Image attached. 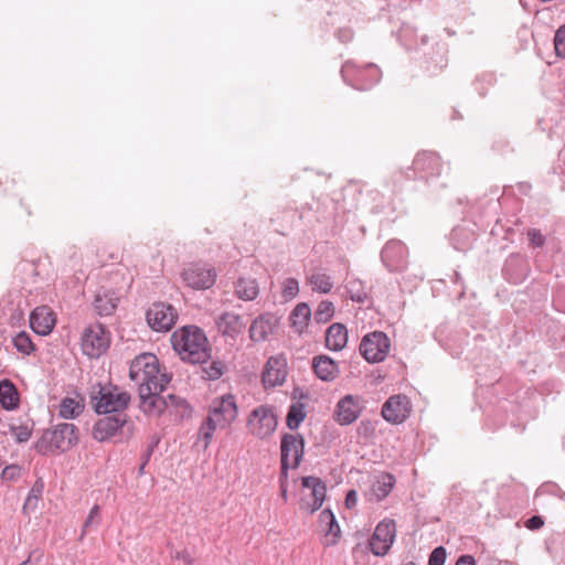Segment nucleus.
Returning a JSON list of instances; mask_svg holds the SVG:
<instances>
[{"label": "nucleus", "instance_id": "nucleus-11", "mask_svg": "<svg viewBox=\"0 0 565 565\" xmlns=\"http://www.w3.org/2000/svg\"><path fill=\"white\" fill-rule=\"evenodd\" d=\"M390 348L391 341L386 333L373 331L362 338L359 351L369 363H379L385 360Z\"/></svg>", "mask_w": 565, "mask_h": 565}, {"label": "nucleus", "instance_id": "nucleus-25", "mask_svg": "<svg viewBox=\"0 0 565 565\" xmlns=\"http://www.w3.org/2000/svg\"><path fill=\"white\" fill-rule=\"evenodd\" d=\"M318 527L326 536V545L329 546L337 543L341 531L337 519L330 509H324L320 512Z\"/></svg>", "mask_w": 565, "mask_h": 565}, {"label": "nucleus", "instance_id": "nucleus-24", "mask_svg": "<svg viewBox=\"0 0 565 565\" xmlns=\"http://www.w3.org/2000/svg\"><path fill=\"white\" fill-rule=\"evenodd\" d=\"M278 323V319L269 312L255 318L249 327V338L254 342L265 341Z\"/></svg>", "mask_w": 565, "mask_h": 565}, {"label": "nucleus", "instance_id": "nucleus-57", "mask_svg": "<svg viewBox=\"0 0 565 565\" xmlns=\"http://www.w3.org/2000/svg\"><path fill=\"white\" fill-rule=\"evenodd\" d=\"M335 35L342 43H347L353 39V31L350 28H343L338 30Z\"/></svg>", "mask_w": 565, "mask_h": 565}, {"label": "nucleus", "instance_id": "nucleus-3", "mask_svg": "<svg viewBox=\"0 0 565 565\" xmlns=\"http://www.w3.org/2000/svg\"><path fill=\"white\" fill-rule=\"evenodd\" d=\"M78 443V428L74 424L61 423L46 429L34 443V449L42 456L55 451L65 452Z\"/></svg>", "mask_w": 565, "mask_h": 565}, {"label": "nucleus", "instance_id": "nucleus-38", "mask_svg": "<svg viewBox=\"0 0 565 565\" xmlns=\"http://www.w3.org/2000/svg\"><path fill=\"white\" fill-rule=\"evenodd\" d=\"M218 426L213 423L212 419H209L207 417L203 420V423L200 426L199 429V440L203 441V449L205 450L214 435V431L216 430Z\"/></svg>", "mask_w": 565, "mask_h": 565}, {"label": "nucleus", "instance_id": "nucleus-40", "mask_svg": "<svg viewBox=\"0 0 565 565\" xmlns=\"http://www.w3.org/2000/svg\"><path fill=\"white\" fill-rule=\"evenodd\" d=\"M334 315V306L329 300H322L315 311V320L318 323H327Z\"/></svg>", "mask_w": 565, "mask_h": 565}, {"label": "nucleus", "instance_id": "nucleus-12", "mask_svg": "<svg viewBox=\"0 0 565 565\" xmlns=\"http://www.w3.org/2000/svg\"><path fill=\"white\" fill-rule=\"evenodd\" d=\"M109 333L100 323L88 326L82 335V350L87 356L99 358L109 347Z\"/></svg>", "mask_w": 565, "mask_h": 565}, {"label": "nucleus", "instance_id": "nucleus-53", "mask_svg": "<svg viewBox=\"0 0 565 565\" xmlns=\"http://www.w3.org/2000/svg\"><path fill=\"white\" fill-rule=\"evenodd\" d=\"M43 557V552L40 550H33L30 552L28 558L19 565H38Z\"/></svg>", "mask_w": 565, "mask_h": 565}, {"label": "nucleus", "instance_id": "nucleus-29", "mask_svg": "<svg viewBox=\"0 0 565 565\" xmlns=\"http://www.w3.org/2000/svg\"><path fill=\"white\" fill-rule=\"evenodd\" d=\"M394 484H395V478L392 473H388V472L381 473L371 486L370 500H375L376 502L382 501L391 493Z\"/></svg>", "mask_w": 565, "mask_h": 565}, {"label": "nucleus", "instance_id": "nucleus-32", "mask_svg": "<svg viewBox=\"0 0 565 565\" xmlns=\"http://www.w3.org/2000/svg\"><path fill=\"white\" fill-rule=\"evenodd\" d=\"M526 267V263L524 258L520 255H510L505 260L504 267L502 269L504 277L512 281L513 284H518L521 281L523 276V269Z\"/></svg>", "mask_w": 565, "mask_h": 565}, {"label": "nucleus", "instance_id": "nucleus-44", "mask_svg": "<svg viewBox=\"0 0 565 565\" xmlns=\"http://www.w3.org/2000/svg\"><path fill=\"white\" fill-rule=\"evenodd\" d=\"M9 430L14 436L17 443H25L31 438L32 429L26 425H10Z\"/></svg>", "mask_w": 565, "mask_h": 565}, {"label": "nucleus", "instance_id": "nucleus-45", "mask_svg": "<svg viewBox=\"0 0 565 565\" xmlns=\"http://www.w3.org/2000/svg\"><path fill=\"white\" fill-rule=\"evenodd\" d=\"M554 49L558 57H565V24L561 25L555 32Z\"/></svg>", "mask_w": 565, "mask_h": 565}, {"label": "nucleus", "instance_id": "nucleus-17", "mask_svg": "<svg viewBox=\"0 0 565 565\" xmlns=\"http://www.w3.org/2000/svg\"><path fill=\"white\" fill-rule=\"evenodd\" d=\"M396 535V526L393 520L381 521L370 539V548L376 556H384L390 551Z\"/></svg>", "mask_w": 565, "mask_h": 565}, {"label": "nucleus", "instance_id": "nucleus-47", "mask_svg": "<svg viewBox=\"0 0 565 565\" xmlns=\"http://www.w3.org/2000/svg\"><path fill=\"white\" fill-rule=\"evenodd\" d=\"M447 552L444 546L433 550L428 558V565H445Z\"/></svg>", "mask_w": 565, "mask_h": 565}, {"label": "nucleus", "instance_id": "nucleus-8", "mask_svg": "<svg viewBox=\"0 0 565 565\" xmlns=\"http://www.w3.org/2000/svg\"><path fill=\"white\" fill-rule=\"evenodd\" d=\"M278 424L275 408L271 405H259L248 415L246 426L248 431L260 439L269 437Z\"/></svg>", "mask_w": 565, "mask_h": 565}, {"label": "nucleus", "instance_id": "nucleus-10", "mask_svg": "<svg viewBox=\"0 0 565 565\" xmlns=\"http://www.w3.org/2000/svg\"><path fill=\"white\" fill-rule=\"evenodd\" d=\"M305 451V439L300 434H285L280 441V477L287 478L289 465V458H292V468H297L303 457Z\"/></svg>", "mask_w": 565, "mask_h": 565}, {"label": "nucleus", "instance_id": "nucleus-37", "mask_svg": "<svg viewBox=\"0 0 565 565\" xmlns=\"http://www.w3.org/2000/svg\"><path fill=\"white\" fill-rule=\"evenodd\" d=\"M306 418L305 404L301 402L292 403L286 416V425L289 429H297Z\"/></svg>", "mask_w": 565, "mask_h": 565}, {"label": "nucleus", "instance_id": "nucleus-4", "mask_svg": "<svg viewBox=\"0 0 565 565\" xmlns=\"http://www.w3.org/2000/svg\"><path fill=\"white\" fill-rule=\"evenodd\" d=\"M89 397L97 414L127 413L131 401V395L119 386L100 383L93 385Z\"/></svg>", "mask_w": 565, "mask_h": 565}, {"label": "nucleus", "instance_id": "nucleus-62", "mask_svg": "<svg viewBox=\"0 0 565 565\" xmlns=\"http://www.w3.org/2000/svg\"><path fill=\"white\" fill-rule=\"evenodd\" d=\"M419 42L422 45H426L428 43V36L427 35H420Z\"/></svg>", "mask_w": 565, "mask_h": 565}, {"label": "nucleus", "instance_id": "nucleus-51", "mask_svg": "<svg viewBox=\"0 0 565 565\" xmlns=\"http://www.w3.org/2000/svg\"><path fill=\"white\" fill-rule=\"evenodd\" d=\"M19 475L20 468L15 465L7 466L1 472V477L3 480H13L18 478Z\"/></svg>", "mask_w": 565, "mask_h": 565}, {"label": "nucleus", "instance_id": "nucleus-23", "mask_svg": "<svg viewBox=\"0 0 565 565\" xmlns=\"http://www.w3.org/2000/svg\"><path fill=\"white\" fill-rule=\"evenodd\" d=\"M55 322V315L47 306L36 307L30 315V327L39 335L50 334Z\"/></svg>", "mask_w": 565, "mask_h": 565}, {"label": "nucleus", "instance_id": "nucleus-39", "mask_svg": "<svg viewBox=\"0 0 565 565\" xmlns=\"http://www.w3.org/2000/svg\"><path fill=\"white\" fill-rule=\"evenodd\" d=\"M13 345L17 349V351L26 355L31 354L35 350L30 335L24 331L19 332L13 338Z\"/></svg>", "mask_w": 565, "mask_h": 565}, {"label": "nucleus", "instance_id": "nucleus-20", "mask_svg": "<svg viewBox=\"0 0 565 565\" xmlns=\"http://www.w3.org/2000/svg\"><path fill=\"white\" fill-rule=\"evenodd\" d=\"M301 486L302 488L310 490L312 501L309 502L306 499H302L300 508L312 514L321 508L326 498L327 487L320 478L313 476L303 477L301 479Z\"/></svg>", "mask_w": 565, "mask_h": 565}, {"label": "nucleus", "instance_id": "nucleus-54", "mask_svg": "<svg viewBox=\"0 0 565 565\" xmlns=\"http://www.w3.org/2000/svg\"><path fill=\"white\" fill-rule=\"evenodd\" d=\"M172 556L177 559L183 561L185 565H196L195 559L186 550L177 551Z\"/></svg>", "mask_w": 565, "mask_h": 565}, {"label": "nucleus", "instance_id": "nucleus-64", "mask_svg": "<svg viewBox=\"0 0 565 565\" xmlns=\"http://www.w3.org/2000/svg\"><path fill=\"white\" fill-rule=\"evenodd\" d=\"M404 565H416V564L414 562H408V563H406Z\"/></svg>", "mask_w": 565, "mask_h": 565}, {"label": "nucleus", "instance_id": "nucleus-31", "mask_svg": "<svg viewBox=\"0 0 565 565\" xmlns=\"http://www.w3.org/2000/svg\"><path fill=\"white\" fill-rule=\"evenodd\" d=\"M0 404L6 411H13L20 404L19 392L8 379L0 381Z\"/></svg>", "mask_w": 565, "mask_h": 565}, {"label": "nucleus", "instance_id": "nucleus-33", "mask_svg": "<svg viewBox=\"0 0 565 565\" xmlns=\"http://www.w3.org/2000/svg\"><path fill=\"white\" fill-rule=\"evenodd\" d=\"M259 294V286L255 278H239L235 282V295L244 301L254 300Z\"/></svg>", "mask_w": 565, "mask_h": 565}, {"label": "nucleus", "instance_id": "nucleus-50", "mask_svg": "<svg viewBox=\"0 0 565 565\" xmlns=\"http://www.w3.org/2000/svg\"><path fill=\"white\" fill-rule=\"evenodd\" d=\"M401 36L405 41V45L408 49H417L418 47L417 39L415 36L413 39V31L409 28H403Z\"/></svg>", "mask_w": 565, "mask_h": 565}, {"label": "nucleus", "instance_id": "nucleus-30", "mask_svg": "<svg viewBox=\"0 0 565 565\" xmlns=\"http://www.w3.org/2000/svg\"><path fill=\"white\" fill-rule=\"evenodd\" d=\"M348 342V330L342 323L331 324L326 332V347L333 351L342 350Z\"/></svg>", "mask_w": 565, "mask_h": 565}, {"label": "nucleus", "instance_id": "nucleus-28", "mask_svg": "<svg viewBox=\"0 0 565 565\" xmlns=\"http://www.w3.org/2000/svg\"><path fill=\"white\" fill-rule=\"evenodd\" d=\"M119 297L115 291L99 290L94 299V308L99 316H110L118 306Z\"/></svg>", "mask_w": 565, "mask_h": 565}, {"label": "nucleus", "instance_id": "nucleus-43", "mask_svg": "<svg viewBox=\"0 0 565 565\" xmlns=\"http://www.w3.org/2000/svg\"><path fill=\"white\" fill-rule=\"evenodd\" d=\"M348 291L350 294V298L355 302L363 303L367 299V294L362 288V284L359 280L350 281L348 285Z\"/></svg>", "mask_w": 565, "mask_h": 565}, {"label": "nucleus", "instance_id": "nucleus-7", "mask_svg": "<svg viewBox=\"0 0 565 565\" xmlns=\"http://www.w3.org/2000/svg\"><path fill=\"white\" fill-rule=\"evenodd\" d=\"M340 73L344 83L359 90L371 89L382 76L381 70L375 64L359 65L354 61H347Z\"/></svg>", "mask_w": 565, "mask_h": 565}, {"label": "nucleus", "instance_id": "nucleus-2", "mask_svg": "<svg viewBox=\"0 0 565 565\" xmlns=\"http://www.w3.org/2000/svg\"><path fill=\"white\" fill-rule=\"evenodd\" d=\"M441 168V159L436 152L420 151L415 156L413 164L407 171L398 170L391 175L392 190H399V183L404 178L406 180L420 179L425 181L436 178L440 174Z\"/></svg>", "mask_w": 565, "mask_h": 565}, {"label": "nucleus", "instance_id": "nucleus-13", "mask_svg": "<svg viewBox=\"0 0 565 565\" xmlns=\"http://www.w3.org/2000/svg\"><path fill=\"white\" fill-rule=\"evenodd\" d=\"M237 417V405L232 394L212 401L209 408V419H212L220 428H226Z\"/></svg>", "mask_w": 565, "mask_h": 565}, {"label": "nucleus", "instance_id": "nucleus-42", "mask_svg": "<svg viewBox=\"0 0 565 565\" xmlns=\"http://www.w3.org/2000/svg\"><path fill=\"white\" fill-rule=\"evenodd\" d=\"M99 522H100V508H99V505L95 504L90 509V511L83 524L81 536L83 537L84 535H86L90 531V529L94 526H97L99 524Z\"/></svg>", "mask_w": 565, "mask_h": 565}, {"label": "nucleus", "instance_id": "nucleus-35", "mask_svg": "<svg viewBox=\"0 0 565 565\" xmlns=\"http://www.w3.org/2000/svg\"><path fill=\"white\" fill-rule=\"evenodd\" d=\"M310 317V307L305 302L298 303L290 316L292 327L296 328L297 331L301 332L308 326Z\"/></svg>", "mask_w": 565, "mask_h": 565}, {"label": "nucleus", "instance_id": "nucleus-60", "mask_svg": "<svg viewBox=\"0 0 565 565\" xmlns=\"http://www.w3.org/2000/svg\"><path fill=\"white\" fill-rule=\"evenodd\" d=\"M456 565H476V561L472 555H461L457 562Z\"/></svg>", "mask_w": 565, "mask_h": 565}, {"label": "nucleus", "instance_id": "nucleus-48", "mask_svg": "<svg viewBox=\"0 0 565 565\" xmlns=\"http://www.w3.org/2000/svg\"><path fill=\"white\" fill-rule=\"evenodd\" d=\"M530 244L533 247H543L545 245L546 238L537 228H530L526 233Z\"/></svg>", "mask_w": 565, "mask_h": 565}, {"label": "nucleus", "instance_id": "nucleus-41", "mask_svg": "<svg viewBox=\"0 0 565 565\" xmlns=\"http://www.w3.org/2000/svg\"><path fill=\"white\" fill-rule=\"evenodd\" d=\"M225 370V365L220 360L212 361L207 366L203 367V377L210 381L220 379Z\"/></svg>", "mask_w": 565, "mask_h": 565}, {"label": "nucleus", "instance_id": "nucleus-52", "mask_svg": "<svg viewBox=\"0 0 565 565\" xmlns=\"http://www.w3.org/2000/svg\"><path fill=\"white\" fill-rule=\"evenodd\" d=\"M164 398L169 402V407H174V408H188L189 407L185 399H183L174 394H169Z\"/></svg>", "mask_w": 565, "mask_h": 565}, {"label": "nucleus", "instance_id": "nucleus-21", "mask_svg": "<svg viewBox=\"0 0 565 565\" xmlns=\"http://www.w3.org/2000/svg\"><path fill=\"white\" fill-rule=\"evenodd\" d=\"M362 412L358 398L353 395H345L335 406L333 419L341 426L354 423Z\"/></svg>", "mask_w": 565, "mask_h": 565}, {"label": "nucleus", "instance_id": "nucleus-55", "mask_svg": "<svg viewBox=\"0 0 565 565\" xmlns=\"http://www.w3.org/2000/svg\"><path fill=\"white\" fill-rule=\"evenodd\" d=\"M544 525V520L540 515H533L526 520L525 526L529 530H540Z\"/></svg>", "mask_w": 565, "mask_h": 565}, {"label": "nucleus", "instance_id": "nucleus-18", "mask_svg": "<svg viewBox=\"0 0 565 565\" xmlns=\"http://www.w3.org/2000/svg\"><path fill=\"white\" fill-rule=\"evenodd\" d=\"M381 259L390 271H401L407 264V248L401 241L391 239L382 248Z\"/></svg>", "mask_w": 565, "mask_h": 565}, {"label": "nucleus", "instance_id": "nucleus-27", "mask_svg": "<svg viewBox=\"0 0 565 565\" xmlns=\"http://www.w3.org/2000/svg\"><path fill=\"white\" fill-rule=\"evenodd\" d=\"M312 369L316 375L326 382L333 381L339 374L337 362L328 355L315 356L312 360Z\"/></svg>", "mask_w": 565, "mask_h": 565}, {"label": "nucleus", "instance_id": "nucleus-56", "mask_svg": "<svg viewBox=\"0 0 565 565\" xmlns=\"http://www.w3.org/2000/svg\"><path fill=\"white\" fill-rule=\"evenodd\" d=\"M44 490V482L39 478L32 486L28 495L40 499Z\"/></svg>", "mask_w": 565, "mask_h": 565}, {"label": "nucleus", "instance_id": "nucleus-36", "mask_svg": "<svg viewBox=\"0 0 565 565\" xmlns=\"http://www.w3.org/2000/svg\"><path fill=\"white\" fill-rule=\"evenodd\" d=\"M308 282L313 291L329 294L333 288L332 278L323 271H315L308 277Z\"/></svg>", "mask_w": 565, "mask_h": 565}, {"label": "nucleus", "instance_id": "nucleus-16", "mask_svg": "<svg viewBox=\"0 0 565 565\" xmlns=\"http://www.w3.org/2000/svg\"><path fill=\"white\" fill-rule=\"evenodd\" d=\"M153 385H140L138 387L139 408L147 416H160L169 408V402L160 395L164 390H154Z\"/></svg>", "mask_w": 565, "mask_h": 565}, {"label": "nucleus", "instance_id": "nucleus-63", "mask_svg": "<svg viewBox=\"0 0 565 565\" xmlns=\"http://www.w3.org/2000/svg\"><path fill=\"white\" fill-rule=\"evenodd\" d=\"M446 32H447V34H448V35H450V36L455 34V31L449 30V29H446Z\"/></svg>", "mask_w": 565, "mask_h": 565}, {"label": "nucleus", "instance_id": "nucleus-46", "mask_svg": "<svg viewBox=\"0 0 565 565\" xmlns=\"http://www.w3.org/2000/svg\"><path fill=\"white\" fill-rule=\"evenodd\" d=\"M299 292V284L296 278H287L282 285V296L292 299Z\"/></svg>", "mask_w": 565, "mask_h": 565}, {"label": "nucleus", "instance_id": "nucleus-22", "mask_svg": "<svg viewBox=\"0 0 565 565\" xmlns=\"http://www.w3.org/2000/svg\"><path fill=\"white\" fill-rule=\"evenodd\" d=\"M287 376V362L282 356H270L263 371V384L267 387L281 385Z\"/></svg>", "mask_w": 565, "mask_h": 565}, {"label": "nucleus", "instance_id": "nucleus-19", "mask_svg": "<svg viewBox=\"0 0 565 565\" xmlns=\"http://www.w3.org/2000/svg\"><path fill=\"white\" fill-rule=\"evenodd\" d=\"M411 413L409 399L398 394L391 396L382 406L383 418L391 424H402Z\"/></svg>", "mask_w": 565, "mask_h": 565}, {"label": "nucleus", "instance_id": "nucleus-1", "mask_svg": "<svg viewBox=\"0 0 565 565\" xmlns=\"http://www.w3.org/2000/svg\"><path fill=\"white\" fill-rule=\"evenodd\" d=\"M171 344L181 360L198 364L211 358V347L204 331L196 326H185L171 335Z\"/></svg>", "mask_w": 565, "mask_h": 565}, {"label": "nucleus", "instance_id": "nucleus-49", "mask_svg": "<svg viewBox=\"0 0 565 565\" xmlns=\"http://www.w3.org/2000/svg\"><path fill=\"white\" fill-rule=\"evenodd\" d=\"M156 447H157V443L149 445L147 447V449L145 450V452L141 455V463L138 469L139 476L145 473V467L148 465Z\"/></svg>", "mask_w": 565, "mask_h": 565}, {"label": "nucleus", "instance_id": "nucleus-58", "mask_svg": "<svg viewBox=\"0 0 565 565\" xmlns=\"http://www.w3.org/2000/svg\"><path fill=\"white\" fill-rule=\"evenodd\" d=\"M39 500L38 498L28 495L23 504V512L34 511L38 508Z\"/></svg>", "mask_w": 565, "mask_h": 565}, {"label": "nucleus", "instance_id": "nucleus-26", "mask_svg": "<svg viewBox=\"0 0 565 565\" xmlns=\"http://www.w3.org/2000/svg\"><path fill=\"white\" fill-rule=\"evenodd\" d=\"M218 331L232 339H236L245 328L242 317L234 312H223L216 319Z\"/></svg>", "mask_w": 565, "mask_h": 565}, {"label": "nucleus", "instance_id": "nucleus-5", "mask_svg": "<svg viewBox=\"0 0 565 565\" xmlns=\"http://www.w3.org/2000/svg\"><path fill=\"white\" fill-rule=\"evenodd\" d=\"M129 377L138 386L148 384L153 385L154 390H166L171 381L167 373H160L158 358L152 353H142L137 355L130 363Z\"/></svg>", "mask_w": 565, "mask_h": 565}, {"label": "nucleus", "instance_id": "nucleus-34", "mask_svg": "<svg viewBox=\"0 0 565 565\" xmlns=\"http://www.w3.org/2000/svg\"><path fill=\"white\" fill-rule=\"evenodd\" d=\"M84 411V404L72 397H64L58 407V415L65 419H74Z\"/></svg>", "mask_w": 565, "mask_h": 565}, {"label": "nucleus", "instance_id": "nucleus-15", "mask_svg": "<svg viewBox=\"0 0 565 565\" xmlns=\"http://www.w3.org/2000/svg\"><path fill=\"white\" fill-rule=\"evenodd\" d=\"M149 327L159 332L169 331L178 319L177 310L166 302H154L146 313Z\"/></svg>", "mask_w": 565, "mask_h": 565}, {"label": "nucleus", "instance_id": "nucleus-9", "mask_svg": "<svg viewBox=\"0 0 565 565\" xmlns=\"http://www.w3.org/2000/svg\"><path fill=\"white\" fill-rule=\"evenodd\" d=\"M182 280L194 290L210 289L216 281V269L206 263H190L182 271Z\"/></svg>", "mask_w": 565, "mask_h": 565}, {"label": "nucleus", "instance_id": "nucleus-14", "mask_svg": "<svg viewBox=\"0 0 565 565\" xmlns=\"http://www.w3.org/2000/svg\"><path fill=\"white\" fill-rule=\"evenodd\" d=\"M448 65V45L447 43H436L431 52L424 53L418 62V68L422 75L433 77L440 74Z\"/></svg>", "mask_w": 565, "mask_h": 565}, {"label": "nucleus", "instance_id": "nucleus-61", "mask_svg": "<svg viewBox=\"0 0 565 565\" xmlns=\"http://www.w3.org/2000/svg\"><path fill=\"white\" fill-rule=\"evenodd\" d=\"M280 479L282 480L284 478L280 477ZM280 490H281V497H282L284 501H287V489L282 481H281Z\"/></svg>", "mask_w": 565, "mask_h": 565}, {"label": "nucleus", "instance_id": "nucleus-59", "mask_svg": "<svg viewBox=\"0 0 565 565\" xmlns=\"http://www.w3.org/2000/svg\"><path fill=\"white\" fill-rule=\"evenodd\" d=\"M358 495L355 490H350L345 497V505L351 509L356 504Z\"/></svg>", "mask_w": 565, "mask_h": 565}, {"label": "nucleus", "instance_id": "nucleus-6", "mask_svg": "<svg viewBox=\"0 0 565 565\" xmlns=\"http://www.w3.org/2000/svg\"><path fill=\"white\" fill-rule=\"evenodd\" d=\"M103 415V417L96 420L92 429V436L95 440L104 443L117 436L125 439L132 436L135 425L127 413H108Z\"/></svg>", "mask_w": 565, "mask_h": 565}]
</instances>
